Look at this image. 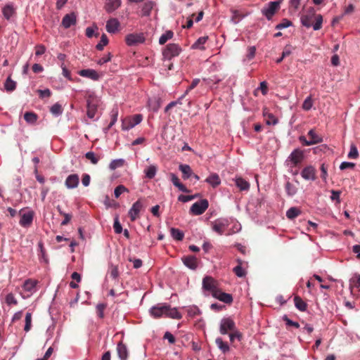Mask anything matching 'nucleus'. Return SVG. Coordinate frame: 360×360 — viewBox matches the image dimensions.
Instances as JSON below:
<instances>
[{
	"label": "nucleus",
	"instance_id": "nucleus-63",
	"mask_svg": "<svg viewBox=\"0 0 360 360\" xmlns=\"http://www.w3.org/2000/svg\"><path fill=\"white\" fill-rule=\"evenodd\" d=\"M124 192H128V189L123 185H119L115 188V197L116 198H118L120 196V195Z\"/></svg>",
	"mask_w": 360,
	"mask_h": 360
},
{
	"label": "nucleus",
	"instance_id": "nucleus-35",
	"mask_svg": "<svg viewBox=\"0 0 360 360\" xmlns=\"http://www.w3.org/2000/svg\"><path fill=\"white\" fill-rule=\"evenodd\" d=\"M263 115L266 117V124L267 125H276L278 122L277 117L274 114L266 111V110H264Z\"/></svg>",
	"mask_w": 360,
	"mask_h": 360
},
{
	"label": "nucleus",
	"instance_id": "nucleus-52",
	"mask_svg": "<svg viewBox=\"0 0 360 360\" xmlns=\"http://www.w3.org/2000/svg\"><path fill=\"white\" fill-rule=\"evenodd\" d=\"M229 336L231 342H233L235 339H238V341H240L242 339V333L238 330L236 328L229 334Z\"/></svg>",
	"mask_w": 360,
	"mask_h": 360
},
{
	"label": "nucleus",
	"instance_id": "nucleus-20",
	"mask_svg": "<svg viewBox=\"0 0 360 360\" xmlns=\"http://www.w3.org/2000/svg\"><path fill=\"white\" fill-rule=\"evenodd\" d=\"M79 183V175L77 174H72L68 176L65 181V185L68 189H73L78 186Z\"/></svg>",
	"mask_w": 360,
	"mask_h": 360
},
{
	"label": "nucleus",
	"instance_id": "nucleus-9",
	"mask_svg": "<svg viewBox=\"0 0 360 360\" xmlns=\"http://www.w3.org/2000/svg\"><path fill=\"white\" fill-rule=\"evenodd\" d=\"M146 37L144 34L140 33H131L125 37V42L128 46H136L144 43Z\"/></svg>",
	"mask_w": 360,
	"mask_h": 360
},
{
	"label": "nucleus",
	"instance_id": "nucleus-45",
	"mask_svg": "<svg viewBox=\"0 0 360 360\" xmlns=\"http://www.w3.org/2000/svg\"><path fill=\"white\" fill-rule=\"evenodd\" d=\"M285 191L289 196H293L297 193V188L290 181H287L285 185Z\"/></svg>",
	"mask_w": 360,
	"mask_h": 360
},
{
	"label": "nucleus",
	"instance_id": "nucleus-5",
	"mask_svg": "<svg viewBox=\"0 0 360 360\" xmlns=\"http://www.w3.org/2000/svg\"><path fill=\"white\" fill-rule=\"evenodd\" d=\"M229 226V221L225 218H219L214 220L212 223V230L217 233L219 235L226 234L229 236L231 233H226V231Z\"/></svg>",
	"mask_w": 360,
	"mask_h": 360
},
{
	"label": "nucleus",
	"instance_id": "nucleus-27",
	"mask_svg": "<svg viewBox=\"0 0 360 360\" xmlns=\"http://www.w3.org/2000/svg\"><path fill=\"white\" fill-rule=\"evenodd\" d=\"M205 181L212 186L213 188H216L221 184V179L219 174L217 173L210 174L206 178Z\"/></svg>",
	"mask_w": 360,
	"mask_h": 360
},
{
	"label": "nucleus",
	"instance_id": "nucleus-12",
	"mask_svg": "<svg viewBox=\"0 0 360 360\" xmlns=\"http://www.w3.org/2000/svg\"><path fill=\"white\" fill-rule=\"evenodd\" d=\"M16 10L17 8L15 6L13 2H9L2 7L1 12L4 18L6 20L10 21L13 18L16 16Z\"/></svg>",
	"mask_w": 360,
	"mask_h": 360
},
{
	"label": "nucleus",
	"instance_id": "nucleus-13",
	"mask_svg": "<svg viewBox=\"0 0 360 360\" xmlns=\"http://www.w3.org/2000/svg\"><path fill=\"white\" fill-rule=\"evenodd\" d=\"M167 309V304L166 303H159L155 306H153L150 310L149 313L151 316L155 319H159L162 316H165Z\"/></svg>",
	"mask_w": 360,
	"mask_h": 360
},
{
	"label": "nucleus",
	"instance_id": "nucleus-2",
	"mask_svg": "<svg viewBox=\"0 0 360 360\" xmlns=\"http://www.w3.org/2000/svg\"><path fill=\"white\" fill-rule=\"evenodd\" d=\"M19 214L20 219L19 224L24 228L30 227L33 222V219L35 215L34 212L29 207H25L20 210Z\"/></svg>",
	"mask_w": 360,
	"mask_h": 360
},
{
	"label": "nucleus",
	"instance_id": "nucleus-37",
	"mask_svg": "<svg viewBox=\"0 0 360 360\" xmlns=\"http://www.w3.org/2000/svg\"><path fill=\"white\" fill-rule=\"evenodd\" d=\"M38 119V115L34 112H26L24 114V120L27 124H33L36 123Z\"/></svg>",
	"mask_w": 360,
	"mask_h": 360
},
{
	"label": "nucleus",
	"instance_id": "nucleus-6",
	"mask_svg": "<svg viewBox=\"0 0 360 360\" xmlns=\"http://www.w3.org/2000/svg\"><path fill=\"white\" fill-rule=\"evenodd\" d=\"M304 158V152L302 150L297 148L292 150L290 154L286 160V162L288 166L293 167L301 163Z\"/></svg>",
	"mask_w": 360,
	"mask_h": 360
},
{
	"label": "nucleus",
	"instance_id": "nucleus-14",
	"mask_svg": "<svg viewBox=\"0 0 360 360\" xmlns=\"http://www.w3.org/2000/svg\"><path fill=\"white\" fill-rule=\"evenodd\" d=\"M202 288L204 290L210 292L212 296L213 293L218 289L216 281L212 277L208 276L203 278Z\"/></svg>",
	"mask_w": 360,
	"mask_h": 360
},
{
	"label": "nucleus",
	"instance_id": "nucleus-33",
	"mask_svg": "<svg viewBox=\"0 0 360 360\" xmlns=\"http://www.w3.org/2000/svg\"><path fill=\"white\" fill-rule=\"evenodd\" d=\"M215 343L223 354H226L230 351L229 345L227 342H224L221 338H217Z\"/></svg>",
	"mask_w": 360,
	"mask_h": 360
},
{
	"label": "nucleus",
	"instance_id": "nucleus-43",
	"mask_svg": "<svg viewBox=\"0 0 360 360\" xmlns=\"http://www.w3.org/2000/svg\"><path fill=\"white\" fill-rule=\"evenodd\" d=\"M308 136L310 138V141H314V144H317L323 141V139L318 135L314 129H310L308 131Z\"/></svg>",
	"mask_w": 360,
	"mask_h": 360
},
{
	"label": "nucleus",
	"instance_id": "nucleus-16",
	"mask_svg": "<svg viewBox=\"0 0 360 360\" xmlns=\"http://www.w3.org/2000/svg\"><path fill=\"white\" fill-rule=\"evenodd\" d=\"M183 264L191 270H196L198 266V260L194 255H186L181 257Z\"/></svg>",
	"mask_w": 360,
	"mask_h": 360
},
{
	"label": "nucleus",
	"instance_id": "nucleus-36",
	"mask_svg": "<svg viewBox=\"0 0 360 360\" xmlns=\"http://www.w3.org/2000/svg\"><path fill=\"white\" fill-rule=\"evenodd\" d=\"M295 307L301 311H305L307 308V303L299 296L294 297Z\"/></svg>",
	"mask_w": 360,
	"mask_h": 360
},
{
	"label": "nucleus",
	"instance_id": "nucleus-50",
	"mask_svg": "<svg viewBox=\"0 0 360 360\" xmlns=\"http://www.w3.org/2000/svg\"><path fill=\"white\" fill-rule=\"evenodd\" d=\"M232 16H231V21L234 24H237L244 17V15H242L240 11L237 10H231Z\"/></svg>",
	"mask_w": 360,
	"mask_h": 360
},
{
	"label": "nucleus",
	"instance_id": "nucleus-39",
	"mask_svg": "<svg viewBox=\"0 0 360 360\" xmlns=\"http://www.w3.org/2000/svg\"><path fill=\"white\" fill-rule=\"evenodd\" d=\"M170 233L172 237L178 241H181L184 238V233L179 229L172 228L170 229Z\"/></svg>",
	"mask_w": 360,
	"mask_h": 360
},
{
	"label": "nucleus",
	"instance_id": "nucleus-40",
	"mask_svg": "<svg viewBox=\"0 0 360 360\" xmlns=\"http://www.w3.org/2000/svg\"><path fill=\"white\" fill-rule=\"evenodd\" d=\"M238 265L235 266L233 269L235 274L240 278L244 277L246 275L245 270L242 267V261L240 259L237 260Z\"/></svg>",
	"mask_w": 360,
	"mask_h": 360
},
{
	"label": "nucleus",
	"instance_id": "nucleus-54",
	"mask_svg": "<svg viewBox=\"0 0 360 360\" xmlns=\"http://www.w3.org/2000/svg\"><path fill=\"white\" fill-rule=\"evenodd\" d=\"M148 105L153 112H158L159 108H160V98H157L154 101L149 100Z\"/></svg>",
	"mask_w": 360,
	"mask_h": 360
},
{
	"label": "nucleus",
	"instance_id": "nucleus-57",
	"mask_svg": "<svg viewBox=\"0 0 360 360\" xmlns=\"http://www.w3.org/2000/svg\"><path fill=\"white\" fill-rule=\"evenodd\" d=\"M85 158L90 160L91 162L94 165H96L99 160V158L97 157L96 154L92 151L87 152L85 154Z\"/></svg>",
	"mask_w": 360,
	"mask_h": 360
},
{
	"label": "nucleus",
	"instance_id": "nucleus-30",
	"mask_svg": "<svg viewBox=\"0 0 360 360\" xmlns=\"http://www.w3.org/2000/svg\"><path fill=\"white\" fill-rule=\"evenodd\" d=\"M179 170L182 172V177L184 179H188L193 175V171L188 165H180L179 167Z\"/></svg>",
	"mask_w": 360,
	"mask_h": 360
},
{
	"label": "nucleus",
	"instance_id": "nucleus-24",
	"mask_svg": "<svg viewBox=\"0 0 360 360\" xmlns=\"http://www.w3.org/2000/svg\"><path fill=\"white\" fill-rule=\"evenodd\" d=\"M78 74L84 77L91 79L96 81L99 79V75L93 69H84L79 71Z\"/></svg>",
	"mask_w": 360,
	"mask_h": 360
},
{
	"label": "nucleus",
	"instance_id": "nucleus-32",
	"mask_svg": "<svg viewBox=\"0 0 360 360\" xmlns=\"http://www.w3.org/2000/svg\"><path fill=\"white\" fill-rule=\"evenodd\" d=\"M154 6V2L152 1H148L145 2L141 8V15L142 16H149L151 13V11Z\"/></svg>",
	"mask_w": 360,
	"mask_h": 360
},
{
	"label": "nucleus",
	"instance_id": "nucleus-3",
	"mask_svg": "<svg viewBox=\"0 0 360 360\" xmlns=\"http://www.w3.org/2000/svg\"><path fill=\"white\" fill-rule=\"evenodd\" d=\"M182 49L178 44H168L162 50V56L164 60H171L173 58L177 57Z\"/></svg>",
	"mask_w": 360,
	"mask_h": 360
},
{
	"label": "nucleus",
	"instance_id": "nucleus-1",
	"mask_svg": "<svg viewBox=\"0 0 360 360\" xmlns=\"http://www.w3.org/2000/svg\"><path fill=\"white\" fill-rule=\"evenodd\" d=\"M302 25L309 28L313 27L314 30H319L322 27L323 17L321 14H316L314 8H309L300 18Z\"/></svg>",
	"mask_w": 360,
	"mask_h": 360
},
{
	"label": "nucleus",
	"instance_id": "nucleus-22",
	"mask_svg": "<svg viewBox=\"0 0 360 360\" xmlns=\"http://www.w3.org/2000/svg\"><path fill=\"white\" fill-rule=\"evenodd\" d=\"M122 4L121 0H105L104 8L108 13L116 11Z\"/></svg>",
	"mask_w": 360,
	"mask_h": 360
},
{
	"label": "nucleus",
	"instance_id": "nucleus-34",
	"mask_svg": "<svg viewBox=\"0 0 360 360\" xmlns=\"http://www.w3.org/2000/svg\"><path fill=\"white\" fill-rule=\"evenodd\" d=\"M157 171H158V167L155 165H151L148 166V167H146L144 169V174H145L146 178H147L148 179H153L157 174Z\"/></svg>",
	"mask_w": 360,
	"mask_h": 360
},
{
	"label": "nucleus",
	"instance_id": "nucleus-59",
	"mask_svg": "<svg viewBox=\"0 0 360 360\" xmlns=\"http://www.w3.org/2000/svg\"><path fill=\"white\" fill-rule=\"evenodd\" d=\"M350 284L358 288L360 291V274H355L350 279Z\"/></svg>",
	"mask_w": 360,
	"mask_h": 360
},
{
	"label": "nucleus",
	"instance_id": "nucleus-10",
	"mask_svg": "<svg viewBox=\"0 0 360 360\" xmlns=\"http://www.w3.org/2000/svg\"><path fill=\"white\" fill-rule=\"evenodd\" d=\"M87 117L90 119H94L97 112L98 100L94 96H89L86 100Z\"/></svg>",
	"mask_w": 360,
	"mask_h": 360
},
{
	"label": "nucleus",
	"instance_id": "nucleus-60",
	"mask_svg": "<svg viewBox=\"0 0 360 360\" xmlns=\"http://www.w3.org/2000/svg\"><path fill=\"white\" fill-rule=\"evenodd\" d=\"M313 106V101H312V98H311V96H307L303 103H302V108L304 110H309Z\"/></svg>",
	"mask_w": 360,
	"mask_h": 360
},
{
	"label": "nucleus",
	"instance_id": "nucleus-7",
	"mask_svg": "<svg viewBox=\"0 0 360 360\" xmlns=\"http://www.w3.org/2000/svg\"><path fill=\"white\" fill-rule=\"evenodd\" d=\"M236 328L233 319L231 317H224L220 321L219 332L221 335H226L229 331L231 332Z\"/></svg>",
	"mask_w": 360,
	"mask_h": 360
},
{
	"label": "nucleus",
	"instance_id": "nucleus-25",
	"mask_svg": "<svg viewBox=\"0 0 360 360\" xmlns=\"http://www.w3.org/2000/svg\"><path fill=\"white\" fill-rule=\"evenodd\" d=\"M165 317L174 319H181L182 318L181 314L178 311L177 308L174 307L172 308L171 306L167 304V309Z\"/></svg>",
	"mask_w": 360,
	"mask_h": 360
},
{
	"label": "nucleus",
	"instance_id": "nucleus-11",
	"mask_svg": "<svg viewBox=\"0 0 360 360\" xmlns=\"http://www.w3.org/2000/svg\"><path fill=\"white\" fill-rule=\"evenodd\" d=\"M143 207V203L141 199L136 201L128 212L131 221H135L139 217V213Z\"/></svg>",
	"mask_w": 360,
	"mask_h": 360
},
{
	"label": "nucleus",
	"instance_id": "nucleus-4",
	"mask_svg": "<svg viewBox=\"0 0 360 360\" xmlns=\"http://www.w3.org/2000/svg\"><path fill=\"white\" fill-rule=\"evenodd\" d=\"M283 0L269 2L261 11L262 15L268 20H271L276 13L280 9Z\"/></svg>",
	"mask_w": 360,
	"mask_h": 360
},
{
	"label": "nucleus",
	"instance_id": "nucleus-26",
	"mask_svg": "<svg viewBox=\"0 0 360 360\" xmlns=\"http://www.w3.org/2000/svg\"><path fill=\"white\" fill-rule=\"evenodd\" d=\"M202 81L210 88L214 90L217 88V85L221 81V79L217 75L208 78H203Z\"/></svg>",
	"mask_w": 360,
	"mask_h": 360
},
{
	"label": "nucleus",
	"instance_id": "nucleus-21",
	"mask_svg": "<svg viewBox=\"0 0 360 360\" xmlns=\"http://www.w3.org/2000/svg\"><path fill=\"white\" fill-rule=\"evenodd\" d=\"M120 26L119 20L112 18L106 22L105 29L108 33L114 34L118 31Z\"/></svg>",
	"mask_w": 360,
	"mask_h": 360
},
{
	"label": "nucleus",
	"instance_id": "nucleus-47",
	"mask_svg": "<svg viewBox=\"0 0 360 360\" xmlns=\"http://www.w3.org/2000/svg\"><path fill=\"white\" fill-rule=\"evenodd\" d=\"M125 161L124 159H115L110 162L109 168L111 170H115L118 167H121L124 165Z\"/></svg>",
	"mask_w": 360,
	"mask_h": 360
},
{
	"label": "nucleus",
	"instance_id": "nucleus-48",
	"mask_svg": "<svg viewBox=\"0 0 360 360\" xmlns=\"http://www.w3.org/2000/svg\"><path fill=\"white\" fill-rule=\"evenodd\" d=\"M4 87L7 91H13L16 88V82L8 77L5 82Z\"/></svg>",
	"mask_w": 360,
	"mask_h": 360
},
{
	"label": "nucleus",
	"instance_id": "nucleus-58",
	"mask_svg": "<svg viewBox=\"0 0 360 360\" xmlns=\"http://www.w3.org/2000/svg\"><path fill=\"white\" fill-rule=\"evenodd\" d=\"M347 157L349 159H356L359 157L357 148L354 145H351Z\"/></svg>",
	"mask_w": 360,
	"mask_h": 360
},
{
	"label": "nucleus",
	"instance_id": "nucleus-31",
	"mask_svg": "<svg viewBox=\"0 0 360 360\" xmlns=\"http://www.w3.org/2000/svg\"><path fill=\"white\" fill-rule=\"evenodd\" d=\"M208 40L207 36H203L197 39V41L192 45L193 49L205 50V44Z\"/></svg>",
	"mask_w": 360,
	"mask_h": 360
},
{
	"label": "nucleus",
	"instance_id": "nucleus-61",
	"mask_svg": "<svg viewBox=\"0 0 360 360\" xmlns=\"http://www.w3.org/2000/svg\"><path fill=\"white\" fill-rule=\"evenodd\" d=\"M130 125H132V120L129 117H126L122 120V129L124 131H128L133 127H128Z\"/></svg>",
	"mask_w": 360,
	"mask_h": 360
},
{
	"label": "nucleus",
	"instance_id": "nucleus-17",
	"mask_svg": "<svg viewBox=\"0 0 360 360\" xmlns=\"http://www.w3.org/2000/svg\"><path fill=\"white\" fill-rule=\"evenodd\" d=\"M77 22V15L74 12L66 14L62 19L61 25L65 29H68Z\"/></svg>",
	"mask_w": 360,
	"mask_h": 360
},
{
	"label": "nucleus",
	"instance_id": "nucleus-8",
	"mask_svg": "<svg viewBox=\"0 0 360 360\" xmlns=\"http://www.w3.org/2000/svg\"><path fill=\"white\" fill-rule=\"evenodd\" d=\"M208 207V200L207 199H202L192 205L190 208V212L193 215H200L205 212Z\"/></svg>",
	"mask_w": 360,
	"mask_h": 360
},
{
	"label": "nucleus",
	"instance_id": "nucleus-46",
	"mask_svg": "<svg viewBox=\"0 0 360 360\" xmlns=\"http://www.w3.org/2000/svg\"><path fill=\"white\" fill-rule=\"evenodd\" d=\"M50 112L55 116H59L63 113V109L60 104L56 103L51 107Z\"/></svg>",
	"mask_w": 360,
	"mask_h": 360
},
{
	"label": "nucleus",
	"instance_id": "nucleus-41",
	"mask_svg": "<svg viewBox=\"0 0 360 360\" xmlns=\"http://www.w3.org/2000/svg\"><path fill=\"white\" fill-rule=\"evenodd\" d=\"M119 110L117 106L114 107L110 111V122L108 124V129H110L117 121Z\"/></svg>",
	"mask_w": 360,
	"mask_h": 360
},
{
	"label": "nucleus",
	"instance_id": "nucleus-51",
	"mask_svg": "<svg viewBox=\"0 0 360 360\" xmlns=\"http://www.w3.org/2000/svg\"><path fill=\"white\" fill-rule=\"evenodd\" d=\"M108 44V37L106 36V34H103L101 37L100 41L97 44V45L96 46V49H98L99 51H102L103 49L104 46H105Z\"/></svg>",
	"mask_w": 360,
	"mask_h": 360
},
{
	"label": "nucleus",
	"instance_id": "nucleus-64",
	"mask_svg": "<svg viewBox=\"0 0 360 360\" xmlns=\"http://www.w3.org/2000/svg\"><path fill=\"white\" fill-rule=\"evenodd\" d=\"M201 314L200 309L196 306L190 307L188 309V314L191 317H195Z\"/></svg>",
	"mask_w": 360,
	"mask_h": 360
},
{
	"label": "nucleus",
	"instance_id": "nucleus-28",
	"mask_svg": "<svg viewBox=\"0 0 360 360\" xmlns=\"http://www.w3.org/2000/svg\"><path fill=\"white\" fill-rule=\"evenodd\" d=\"M170 180L172 182V184H174V186L177 187L179 191L184 192V193L189 192V190L182 183L180 182L178 176L175 174H174V173L170 174Z\"/></svg>",
	"mask_w": 360,
	"mask_h": 360
},
{
	"label": "nucleus",
	"instance_id": "nucleus-56",
	"mask_svg": "<svg viewBox=\"0 0 360 360\" xmlns=\"http://www.w3.org/2000/svg\"><path fill=\"white\" fill-rule=\"evenodd\" d=\"M106 308V304L104 303H99L96 305V314L97 316L100 319H103L104 317V311Z\"/></svg>",
	"mask_w": 360,
	"mask_h": 360
},
{
	"label": "nucleus",
	"instance_id": "nucleus-49",
	"mask_svg": "<svg viewBox=\"0 0 360 360\" xmlns=\"http://www.w3.org/2000/svg\"><path fill=\"white\" fill-rule=\"evenodd\" d=\"M32 314L31 312H27L25 315V326H24V330L25 332H28L32 328Z\"/></svg>",
	"mask_w": 360,
	"mask_h": 360
},
{
	"label": "nucleus",
	"instance_id": "nucleus-38",
	"mask_svg": "<svg viewBox=\"0 0 360 360\" xmlns=\"http://www.w3.org/2000/svg\"><path fill=\"white\" fill-rule=\"evenodd\" d=\"M37 284V281L32 280V279H27L24 282L22 288H23L24 290H25L27 292H32L34 290Z\"/></svg>",
	"mask_w": 360,
	"mask_h": 360
},
{
	"label": "nucleus",
	"instance_id": "nucleus-15",
	"mask_svg": "<svg viewBox=\"0 0 360 360\" xmlns=\"http://www.w3.org/2000/svg\"><path fill=\"white\" fill-rule=\"evenodd\" d=\"M316 170L312 165L304 167L301 172L302 177L307 181H314L316 178Z\"/></svg>",
	"mask_w": 360,
	"mask_h": 360
},
{
	"label": "nucleus",
	"instance_id": "nucleus-62",
	"mask_svg": "<svg viewBox=\"0 0 360 360\" xmlns=\"http://www.w3.org/2000/svg\"><path fill=\"white\" fill-rule=\"evenodd\" d=\"M130 118L132 120V125H130L129 127H134L141 122L143 116L141 114H136L132 117H130Z\"/></svg>",
	"mask_w": 360,
	"mask_h": 360
},
{
	"label": "nucleus",
	"instance_id": "nucleus-23",
	"mask_svg": "<svg viewBox=\"0 0 360 360\" xmlns=\"http://www.w3.org/2000/svg\"><path fill=\"white\" fill-rule=\"evenodd\" d=\"M117 353L120 360H127L129 356V350L125 344L122 341L117 345Z\"/></svg>",
	"mask_w": 360,
	"mask_h": 360
},
{
	"label": "nucleus",
	"instance_id": "nucleus-19",
	"mask_svg": "<svg viewBox=\"0 0 360 360\" xmlns=\"http://www.w3.org/2000/svg\"><path fill=\"white\" fill-rule=\"evenodd\" d=\"M108 278H110L112 281L118 282V278H120V274L118 269V266L113 264H110L108 270V274L106 276V281Z\"/></svg>",
	"mask_w": 360,
	"mask_h": 360
},
{
	"label": "nucleus",
	"instance_id": "nucleus-29",
	"mask_svg": "<svg viewBox=\"0 0 360 360\" xmlns=\"http://www.w3.org/2000/svg\"><path fill=\"white\" fill-rule=\"evenodd\" d=\"M236 186L240 189V191H248L250 188V184L245 179L242 177H236L235 179Z\"/></svg>",
	"mask_w": 360,
	"mask_h": 360
},
{
	"label": "nucleus",
	"instance_id": "nucleus-42",
	"mask_svg": "<svg viewBox=\"0 0 360 360\" xmlns=\"http://www.w3.org/2000/svg\"><path fill=\"white\" fill-rule=\"evenodd\" d=\"M174 32L172 30H167L162 34L159 38V44L161 45L165 44L168 40L172 39Z\"/></svg>",
	"mask_w": 360,
	"mask_h": 360
},
{
	"label": "nucleus",
	"instance_id": "nucleus-53",
	"mask_svg": "<svg viewBox=\"0 0 360 360\" xmlns=\"http://www.w3.org/2000/svg\"><path fill=\"white\" fill-rule=\"evenodd\" d=\"M5 302L8 305H17L18 300L13 293H8L5 297Z\"/></svg>",
	"mask_w": 360,
	"mask_h": 360
},
{
	"label": "nucleus",
	"instance_id": "nucleus-55",
	"mask_svg": "<svg viewBox=\"0 0 360 360\" xmlns=\"http://www.w3.org/2000/svg\"><path fill=\"white\" fill-rule=\"evenodd\" d=\"M113 229L115 233L117 234H120L122 232V226L119 221V217L117 215L114 219Z\"/></svg>",
	"mask_w": 360,
	"mask_h": 360
},
{
	"label": "nucleus",
	"instance_id": "nucleus-18",
	"mask_svg": "<svg viewBox=\"0 0 360 360\" xmlns=\"http://www.w3.org/2000/svg\"><path fill=\"white\" fill-rule=\"evenodd\" d=\"M213 297L225 304H230L233 302V297L231 294L222 292L219 288L213 293Z\"/></svg>",
	"mask_w": 360,
	"mask_h": 360
},
{
	"label": "nucleus",
	"instance_id": "nucleus-44",
	"mask_svg": "<svg viewBox=\"0 0 360 360\" xmlns=\"http://www.w3.org/2000/svg\"><path fill=\"white\" fill-rule=\"evenodd\" d=\"M300 213H301V212L298 208H297L295 207H292L287 210L286 217L290 219H293L295 217H297V216H299L300 214Z\"/></svg>",
	"mask_w": 360,
	"mask_h": 360
}]
</instances>
